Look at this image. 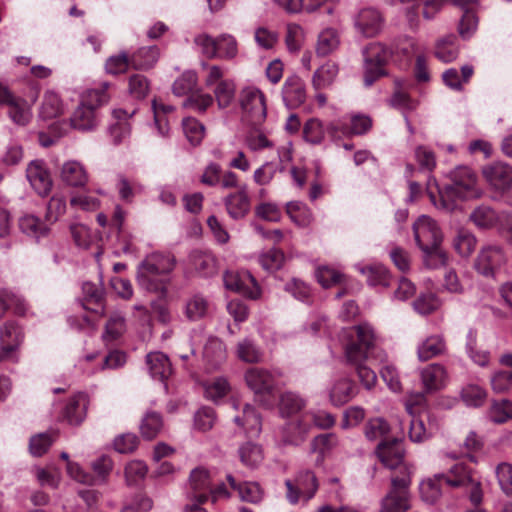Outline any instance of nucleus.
Returning a JSON list of instances; mask_svg holds the SVG:
<instances>
[{
    "label": "nucleus",
    "mask_w": 512,
    "mask_h": 512,
    "mask_svg": "<svg viewBox=\"0 0 512 512\" xmlns=\"http://www.w3.org/2000/svg\"><path fill=\"white\" fill-rule=\"evenodd\" d=\"M208 308L209 303L207 299L200 294H195L186 301L184 313L187 319L190 321H196L207 314Z\"/></svg>",
    "instance_id": "nucleus-42"
},
{
    "label": "nucleus",
    "mask_w": 512,
    "mask_h": 512,
    "mask_svg": "<svg viewBox=\"0 0 512 512\" xmlns=\"http://www.w3.org/2000/svg\"><path fill=\"white\" fill-rule=\"evenodd\" d=\"M198 84V77L194 71H186L173 83V93L176 96H184L191 93Z\"/></svg>",
    "instance_id": "nucleus-53"
},
{
    "label": "nucleus",
    "mask_w": 512,
    "mask_h": 512,
    "mask_svg": "<svg viewBox=\"0 0 512 512\" xmlns=\"http://www.w3.org/2000/svg\"><path fill=\"white\" fill-rule=\"evenodd\" d=\"M284 260L285 257L283 252L276 248L270 249L269 251L263 253L259 258L261 266L270 272L281 268Z\"/></svg>",
    "instance_id": "nucleus-60"
},
{
    "label": "nucleus",
    "mask_w": 512,
    "mask_h": 512,
    "mask_svg": "<svg viewBox=\"0 0 512 512\" xmlns=\"http://www.w3.org/2000/svg\"><path fill=\"white\" fill-rule=\"evenodd\" d=\"M363 55L364 84L369 87L385 74L384 66L390 58V51L383 44L375 42L365 48Z\"/></svg>",
    "instance_id": "nucleus-9"
},
{
    "label": "nucleus",
    "mask_w": 512,
    "mask_h": 512,
    "mask_svg": "<svg viewBox=\"0 0 512 512\" xmlns=\"http://www.w3.org/2000/svg\"><path fill=\"white\" fill-rule=\"evenodd\" d=\"M88 407L87 396L83 393H78L72 396L63 410L62 416L70 425H79L86 418Z\"/></svg>",
    "instance_id": "nucleus-27"
},
{
    "label": "nucleus",
    "mask_w": 512,
    "mask_h": 512,
    "mask_svg": "<svg viewBox=\"0 0 512 512\" xmlns=\"http://www.w3.org/2000/svg\"><path fill=\"white\" fill-rule=\"evenodd\" d=\"M233 420L252 436L258 435L261 431V418L249 404L243 406L242 416L236 415Z\"/></svg>",
    "instance_id": "nucleus-35"
},
{
    "label": "nucleus",
    "mask_w": 512,
    "mask_h": 512,
    "mask_svg": "<svg viewBox=\"0 0 512 512\" xmlns=\"http://www.w3.org/2000/svg\"><path fill=\"white\" fill-rule=\"evenodd\" d=\"M339 44L338 32L333 28L324 29L318 36L316 52L319 56H327L335 51Z\"/></svg>",
    "instance_id": "nucleus-43"
},
{
    "label": "nucleus",
    "mask_w": 512,
    "mask_h": 512,
    "mask_svg": "<svg viewBox=\"0 0 512 512\" xmlns=\"http://www.w3.org/2000/svg\"><path fill=\"white\" fill-rule=\"evenodd\" d=\"M338 74V64L332 61H327L314 72L312 77V86L316 90L327 88L334 83Z\"/></svg>",
    "instance_id": "nucleus-32"
},
{
    "label": "nucleus",
    "mask_w": 512,
    "mask_h": 512,
    "mask_svg": "<svg viewBox=\"0 0 512 512\" xmlns=\"http://www.w3.org/2000/svg\"><path fill=\"white\" fill-rule=\"evenodd\" d=\"M135 114V110L128 112L123 109H114L112 111L113 118L116 120L115 124L109 127V134L115 145L124 143L131 134V126L128 120Z\"/></svg>",
    "instance_id": "nucleus-22"
},
{
    "label": "nucleus",
    "mask_w": 512,
    "mask_h": 512,
    "mask_svg": "<svg viewBox=\"0 0 512 512\" xmlns=\"http://www.w3.org/2000/svg\"><path fill=\"white\" fill-rule=\"evenodd\" d=\"M356 31L366 38L377 36L383 29L384 18L380 11L372 7L361 8L353 17Z\"/></svg>",
    "instance_id": "nucleus-15"
},
{
    "label": "nucleus",
    "mask_w": 512,
    "mask_h": 512,
    "mask_svg": "<svg viewBox=\"0 0 512 512\" xmlns=\"http://www.w3.org/2000/svg\"><path fill=\"white\" fill-rule=\"evenodd\" d=\"M21 341L22 332L15 322L9 321L0 327V344L5 354L13 351Z\"/></svg>",
    "instance_id": "nucleus-33"
},
{
    "label": "nucleus",
    "mask_w": 512,
    "mask_h": 512,
    "mask_svg": "<svg viewBox=\"0 0 512 512\" xmlns=\"http://www.w3.org/2000/svg\"><path fill=\"white\" fill-rule=\"evenodd\" d=\"M490 418L495 423H504L512 419V402L507 399L494 401L490 408Z\"/></svg>",
    "instance_id": "nucleus-59"
},
{
    "label": "nucleus",
    "mask_w": 512,
    "mask_h": 512,
    "mask_svg": "<svg viewBox=\"0 0 512 512\" xmlns=\"http://www.w3.org/2000/svg\"><path fill=\"white\" fill-rule=\"evenodd\" d=\"M306 401L298 394L287 391L281 394L279 400V411L283 416H290L301 411Z\"/></svg>",
    "instance_id": "nucleus-45"
},
{
    "label": "nucleus",
    "mask_w": 512,
    "mask_h": 512,
    "mask_svg": "<svg viewBox=\"0 0 512 512\" xmlns=\"http://www.w3.org/2000/svg\"><path fill=\"white\" fill-rule=\"evenodd\" d=\"M239 457L245 466L253 469L262 462L263 451L259 445L247 442L240 446Z\"/></svg>",
    "instance_id": "nucleus-50"
},
{
    "label": "nucleus",
    "mask_w": 512,
    "mask_h": 512,
    "mask_svg": "<svg viewBox=\"0 0 512 512\" xmlns=\"http://www.w3.org/2000/svg\"><path fill=\"white\" fill-rule=\"evenodd\" d=\"M410 482V472L406 468H403L402 476H392V488L383 498L380 512H407Z\"/></svg>",
    "instance_id": "nucleus-7"
},
{
    "label": "nucleus",
    "mask_w": 512,
    "mask_h": 512,
    "mask_svg": "<svg viewBox=\"0 0 512 512\" xmlns=\"http://www.w3.org/2000/svg\"><path fill=\"white\" fill-rule=\"evenodd\" d=\"M417 245L424 253V263L429 268H437L447 261L446 253L440 248L442 233L437 223L429 216H420L413 225Z\"/></svg>",
    "instance_id": "nucleus-2"
},
{
    "label": "nucleus",
    "mask_w": 512,
    "mask_h": 512,
    "mask_svg": "<svg viewBox=\"0 0 512 512\" xmlns=\"http://www.w3.org/2000/svg\"><path fill=\"white\" fill-rule=\"evenodd\" d=\"M237 357L246 363H257L262 359V352L259 347L249 338L238 342L236 346Z\"/></svg>",
    "instance_id": "nucleus-47"
},
{
    "label": "nucleus",
    "mask_w": 512,
    "mask_h": 512,
    "mask_svg": "<svg viewBox=\"0 0 512 512\" xmlns=\"http://www.w3.org/2000/svg\"><path fill=\"white\" fill-rule=\"evenodd\" d=\"M190 262L202 276H211L216 272V261L210 253L194 251L190 255Z\"/></svg>",
    "instance_id": "nucleus-41"
},
{
    "label": "nucleus",
    "mask_w": 512,
    "mask_h": 512,
    "mask_svg": "<svg viewBox=\"0 0 512 512\" xmlns=\"http://www.w3.org/2000/svg\"><path fill=\"white\" fill-rule=\"evenodd\" d=\"M469 219L479 229H488L496 224L498 217L490 206L479 205L471 212Z\"/></svg>",
    "instance_id": "nucleus-44"
},
{
    "label": "nucleus",
    "mask_w": 512,
    "mask_h": 512,
    "mask_svg": "<svg viewBox=\"0 0 512 512\" xmlns=\"http://www.w3.org/2000/svg\"><path fill=\"white\" fill-rule=\"evenodd\" d=\"M356 394L354 383L348 378L335 379L328 388L329 401L340 407L348 403Z\"/></svg>",
    "instance_id": "nucleus-24"
},
{
    "label": "nucleus",
    "mask_w": 512,
    "mask_h": 512,
    "mask_svg": "<svg viewBox=\"0 0 512 512\" xmlns=\"http://www.w3.org/2000/svg\"><path fill=\"white\" fill-rule=\"evenodd\" d=\"M360 272L366 276L367 281L371 286H388L390 283L389 271L383 265H370L361 268Z\"/></svg>",
    "instance_id": "nucleus-51"
},
{
    "label": "nucleus",
    "mask_w": 512,
    "mask_h": 512,
    "mask_svg": "<svg viewBox=\"0 0 512 512\" xmlns=\"http://www.w3.org/2000/svg\"><path fill=\"white\" fill-rule=\"evenodd\" d=\"M183 131L192 145H198L201 143L205 128L202 123L193 117H187L182 121Z\"/></svg>",
    "instance_id": "nucleus-54"
},
{
    "label": "nucleus",
    "mask_w": 512,
    "mask_h": 512,
    "mask_svg": "<svg viewBox=\"0 0 512 512\" xmlns=\"http://www.w3.org/2000/svg\"><path fill=\"white\" fill-rule=\"evenodd\" d=\"M148 468L143 461L134 460L125 467V478L128 485H134L144 479Z\"/></svg>",
    "instance_id": "nucleus-62"
},
{
    "label": "nucleus",
    "mask_w": 512,
    "mask_h": 512,
    "mask_svg": "<svg viewBox=\"0 0 512 512\" xmlns=\"http://www.w3.org/2000/svg\"><path fill=\"white\" fill-rule=\"evenodd\" d=\"M450 184L438 189L439 199L430 190L432 184L437 186L436 179H428V195L433 205L441 210L451 212L457 207L459 200L478 199L483 190L478 184L476 173L467 166H458L449 173Z\"/></svg>",
    "instance_id": "nucleus-1"
},
{
    "label": "nucleus",
    "mask_w": 512,
    "mask_h": 512,
    "mask_svg": "<svg viewBox=\"0 0 512 512\" xmlns=\"http://www.w3.org/2000/svg\"><path fill=\"white\" fill-rule=\"evenodd\" d=\"M226 360V347L216 338L210 337L203 349V361L207 371L219 369Z\"/></svg>",
    "instance_id": "nucleus-20"
},
{
    "label": "nucleus",
    "mask_w": 512,
    "mask_h": 512,
    "mask_svg": "<svg viewBox=\"0 0 512 512\" xmlns=\"http://www.w3.org/2000/svg\"><path fill=\"white\" fill-rule=\"evenodd\" d=\"M108 87V83H103L101 86L89 89L83 94L80 104L70 118L73 128L80 131H90L98 125L97 109L108 102Z\"/></svg>",
    "instance_id": "nucleus-4"
},
{
    "label": "nucleus",
    "mask_w": 512,
    "mask_h": 512,
    "mask_svg": "<svg viewBox=\"0 0 512 512\" xmlns=\"http://www.w3.org/2000/svg\"><path fill=\"white\" fill-rule=\"evenodd\" d=\"M146 364L150 375L154 379L164 381L171 374V364L169 359L162 352H152L147 354Z\"/></svg>",
    "instance_id": "nucleus-31"
},
{
    "label": "nucleus",
    "mask_w": 512,
    "mask_h": 512,
    "mask_svg": "<svg viewBox=\"0 0 512 512\" xmlns=\"http://www.w3.org/2000/svg\"><path fill=\"white\" fill-rule=\"evenodd\" d=\"M175 266L173 256L169 254L152 253L148 255L138 266L137 282L143 289L165 294L166 281L158 279V276L169 274Z\"/></svg>",
    "instance_id": "nucleus-3"
},
{
    "label": "nucleus",
    "mask_w": 512,
    "mask_h": 512,
    "mask_svg": "<svg viewBox=\"0 0 512 512\" xmlns=\"http://www.w3.org/2000/svg\"><path fill=\"white\" fill-rule=\"evenodd\" d=\"M227 289L235 291L251 299L260 297L261 290L255 278L248 271H228L223 277Z\"/></svg>",
    "instance_id": "nucleus-16"
},
{
    "label": "nucleus",
    "mask_w": 512,
    "mask_h": 512,
    "mask_svg": "<svg viewBox=\"0 0 512 512\" xmlns=\"http://www.w3.org/2000/svg\"><path fill=\"white\" fill-rule=\"evenodd\" d=\"M390 431L391 427L388 424V422L381 417H376L370 419L366 423L364 434L366 438L370 441L379 440L380 442H382L388 441L392 438L389 436Z\"/></svg>",
    "instance_id": "nucleus-36"
},
{
    "label": "nucleus",
    "mask_w": 512,
    "mask_h": 512,
    "mask_svg": "<svg viewBox=\"0 0 512 512\" xmlns=\"http://www.w3.org/2000/svg\"><path fill=\"white\" fill-rule=\"evenodd\" d=\"M159 59V49L156 46L140 48L131 56V65L138 70L152 68Z\"/></svg>",
    "instance_id": "nucleus-38"
},
{
    "label": "nucleus",
    "mask_w": 512,
    "mask_h": 512,
    "mask_svg": "<svg viewBox=\"0 0 512 512\" xmlns=\"http://www.w3.org/2000/svg\"><path fill=\"white\" fill-rule=\"evenodd\" d=\"M283 101L289 109L301 106L306 99L305 84L297 75L289 76L282 88Z\"/></svg>",
    "instance_id": "nucleus-19"
},
{
    "label": "nucleus",
    "mask_w": 512,
    "mask_h": 512,
    "mask_svg": "<svg viewBox=\"0 0 512 512\" xmlns=\"http://www.w3.org/2000/svg\"><path fill=\"white\" fill-rule=\"evenodd\" d=\"M4 104L9 106L8 114L15 124L24 126L31 120V108L25 100L16 99L11 94V101Z\"/></svg>",
    "instance_id": "nucleus-37"
},
{
    "label": "nucleus",
    "mask_w": 512,
    "mask_h": 512,
    "mask_svg": "<svg viewBox=\"0 0 512 512\" xmlns=\"http://www.w3.org/2000/svg\"><path fill=\"white\" fill-rule=\"evenodd\" d=\"M285 485L287 487V499L292 504H296L301 497L306 501L310 500L318 489L317 479L311 471L299 473L295 483L286 480Z\"/></svg>",
    "instance_id": "nucleus-14"
},
{
    "label": "nucleus",
    "mask_w": 512,
    "mask_h": 512,
    "mask_svg": "<svg viewBox=\"0 0 512 512\" xmlns=\"http://www.w3.org/2000/svg\"><path fill=\"white\" fill-rule=\"evenodd\" d=\"M309 428L302 419L290 421L279 429L277 436L284 445H299L305 440Z\"/></svg>",
    "instance_id": "nucleus-25"
},
{
    "label": "nucleus",
    "mask_w": 512,
    "mask_h": 512,
    "mask_svg": "<svg viewBox=\"0 0 512 512\" xmlns=\"http://www.w3.org/2000/svg\"><path fill=\"white\" fill-rule=\"evenodd\" d=\"M506 261V255L501 246L486 245L481 248L475 258L474 268L484 277H494Z\"/></svg>",
    "instance_id": "nucleus-11"
},
{
    "label": "nucleus",
    "mask_w": 512,
    "mask_h": 512,
    "mask_svg": "<svg viewBox=\"0 0 512 512\" xmlns=\"http://www.w3.org/2000/svg\"><path fill=\"white\" fill-rule=\"evenodd\" d=\"M217 57L225 60L234 59L238 54V43L234 36L222 34L218 37Z\"/></svg>",
    "instance_id": "nucleus-56"
},
{
    "label": "nucleus",
    "mask_w": 512,
    "mask_h": 512,
    "mask_svg": "<svg viewBox=\"0 0 512 512\" xmlns=\"http://www.w3.org/2000/svg\"><path fill=\"white\" fill-rule=\"evenodd\" d=\"M26 178L35 192L42 197L47 196L53 187L50 170L43 160L36 159L28 163Z\"/></svg>",
    "instance_id": "nucleus-17"
},
{
    "label": "nucleus",
    "mask_w": 512,
    "mask_h": 512,
    "mask_svg": "<svg viewBox=\"0 0 512 512\" xmlns=\"http://www.w3.org/2000/svg\"><path fill=\"white\" fill-rule=\"evenodd\" d=\"M62 111L63 105L59 95L53 91H47L43 96L40 116L43 119H52L59 116Z\"/></svg>",
    "instance_id": "nucleus-46"
},
{
    "label": "nucleus",
    "mask_w": 512,
    "mask_h": 512,
    "mask_svg": "<svg viewBox=\"0 0 512 512\" xmlns=\"http://www.w3.org/2000/svg\"><path fill=\"white\" fill-rule=\"evenodd\" d=\"M421 382L426 393L436 392L443 389L448 383V372L439 363H432L420 371Z\"/></svg>",
    "instance_id": "nucleus-18"
},
{
    "label": "nucleus",
    "mask_w": 512,
    "mask_h": 512,
    "mask_svg": "<svg viewBox=\"0 0 512 512\" xmlns=\"http://www.w3.org/2000/svg\"><path fill=\"white\" fill-rule=\"evenodd\" d=\"M441 306L439 298L431 292L422 293L413 302V307L416 312L421 315H428L436 311Z\"/></svg>",
    "instance_id": "nucleus-55"
},
{
    "label": "nucleus",
    "mask_w": 512,
    "mask_h": 512,
    "mask_svg": "<svg viewBox=\"0 0 512 512\" xmlns=\"http://www.w3.org/2000/svg\"><path fill=\"white\" fill-rule=\"evenodd\" d=\"M453 477H446V483L452 487L469 486V498L474 505L482 502V489L478 480L474 479L472 472L464 464L457 463L450 469Z\"/></svg>",
    "instance_id": "nucleus-13"
},
{
    "label": "nucleus",
    "mask_w": 512,
    "mask_h": 512,
    "mask_svg": "<svg viewBox=\"0 0 512 512\" xmlns=\"http://www.w3.org/2000/svg\"><path fill=\"white\" fill-rule=\"evenodd\" d=\"M212 480L209 472L203 468H196L190 474V489L192 498L198 502L208 499V491L211 490Z\"/></svg>",
    "instance_id": "nucleus-29"
},
{
    "label": "nucleus",
    "mask_w": 512,
    "mask_h": 512,
    "mask_svg": "<svg viewBox=\"0 0 512 512\" xmlns=\"http://www.w3.org/2000/svg\"><path fill=\"white\" fill-rule=\"evenodd\" d=\"M238 493L241 500L250 503H259L263 498V491L258 483L244 482L239 484Z\"/></svg>",
    "instance_id": "nucleus-61"
},
{
    "label": "nucleus",
    "mask_w": 512,
    "mask_h": 512,
    "mask_svg": "<svg viewBox=\"0 0 512 512\" xmlns=\"http://www.w3.org/2000/svg\"><path fill=\"white\" fill-rule=\"evenodd\" d=\"M245 381L255 394H269L274 388V377L260 368H251L245 373Z\"/></svg>",
    "instance_id": "nucleus-26"
},
{
    "label": "nucleus",
    "mask_w": 512,
    "mask_h": 512,
    "mask_svg": "<svg viewBox=\"0 0 512 512\" xmlns=\"http://www.w3.org/2000/svg\"><path fill=\"white\" fill-rule=\"evenodd\" d=\"M242 121L251 127L262 125L267 116L266 98L256 87H246L240 94Z\"/></svg>",
    "instance_id": "nucleus-6"
},
{
    "label": "nucleus",
    "mask_w": 512,
    "mask_h": 512,
    "mask_svg": "<svg viewBox=\"0 0 512 512\" xmlns=\"http://www.w3.org/2000/svg\"><path fill=\"white\" fill-rule=\"evenodd\" d=\"M460 396L466 406L480 407L486 401L487 392L477 384H468L462 388Z\"/></svg>",
    "instance_id": "nucleus-49"
},
{
    "label": "nucleus",
    "mask_w": 512,
    "mask_h": 512,
    "mask_svg": "<svg viewBox=\"0 0 512 512\" xmlns=\"http://www.w3.org/2000/svg\"><path fill=\"white\" fill-rule=\"evenodd\" d=\"M456 40L455 35H448L439 39L435 46V56L445 63L454 61L459 54Z\"/></svg>",
    "instance_id": "nucleus-40"
},
{
    "label": "nucleus",
    "mask_w": 512,
    "mask_h": 512,
    "mask_svg": "<svg viewBox=\"0 0 512 512\" xmlns=\"http://www.w3.org/2000/svg\"><path fill=\"white\" fill-rule=\"evenodd\" d=\"M252 128L245 137V144L251 151L257 152L273 147V142L268 139L264 132L258 130L257 127Z\"/></svg>",
    "instance_id": "nucleus-58"
},
{
    "label": "nucleus",
    "mask_w": 512,
    "mask_h": 512,
    "mask_svg": "<svg viewBox=\"0 0 512 512\" xmlns=\"http://www.w3.org/2000/svg\"><path fill=\"white\" fill-rule=\"evenodd\" d=\"M205 85L212 88L213 98L219 109H225L232 105L236 96V84L233 79L224 78L225 70L218 65H206Z\"/></svg>",
    "instance_id": "nucleus-5"
},
{
    "label": "nucleus",
    "mask_w": 512,
    "mask_h": 512,
    "mask_svg": "<svg viewBox=\"0 0 512 512\" xmlns=\"http://www.w3.org/2000/svg\"><path fill=\"white\" fill-rule=\"evenodd\" d=\"M414 157L421 171L430 173L435 169L437 164L435 153L427 146H417Z\"/></svg>",
    "instance_id": "nucleus-57"
},
{
    "label": "nucleus",
    "mask_w": 512,
    "mask_h": 512,
    "mask_svg": "<svg viewBox=\"0 0 512 512\" xmlns=\"http://www.w3.org/2000/svg\"><path fill=\"white\" fill-rule=\"evenodd\" d=\"M224 204L231 218L235 220L244 218L250 210V199L246 185L239 187L237 192L226 196Z\"/></svg>",
    "instance_id": "nucleus-21"
},
{
    "label": "nucleus",
    "mask_w": 512,
    "mask_h": 512,
    "mask_svg": "<svg viewBox=\"0 0 512 512\" xmlns=\"http://www.w3.org/2000/svg\"><path fill=\"white\" fill-rule=\"evenodd\" d=\"M482 176L490 190L504 194L512 189V166L495 161L482 167Z\"/></svg>",
    "instance_id": "nucleus-10"
},
{
    "label": "nucleus",
    "mask_w": 512,
    "mask_h": 512,
    "mask_svg": "<svg viewBox=\"0 0 512 512\" xmlns=\"http://www.w3.org/2000/svg\"><path fill=\"white\" fill-rule=\"evenodd\" d=\"M163 427V420L156 412H147L140 424L141 435L147 439H154Z\"/></svg>",
    "instance_id": "nucleus-48"
},
{
    "label": "nucleus",
    "mask_w": 512,
    "mask_h": 512,
    "mask_svg": "<svg viewBox=\"0 0 512 512\" xmlns=\"http://www.w3.org/2000/svg\"><path fill=\"white\" fill-rule=\"evenodd\" d=\"M496 475L502 491L512 497V465L501 463L496 469Z\"/></svg>",
    "instance_id": "nucleus-64"
},
{
    "label": "nucleus",
    "mask_w": 512,
    "mask_h": 512,
    "mask_svg": "<svg viewBox=\"0 0 512 512\" xmlns=\"http://www.w3.org/2000/svg\"><path fill=\"white\" fill-rule=\"evenodd\" d=\"M376 453L383 465L389 469H398L399 474L402 476L403 468L408 467L404 464V448L402 442L396 437H392L388 441L379 442Z\"/></svg>",
    "instance_id": "nucleus-12"
},
{
    "label": "nucleus",
    "mask_w": 512,
    "mask_h": 512,
    "mask_svg": "<svg viewBox=\"0 0 512 512\" xmlns=\"http://www.w3.org/2000/svg\"><path fill=\"white\" fill-rule=\"evenodd\" d=\"M477 239L467 230L458 231L453 240V247L462 257H469L476 248Z\"/></svg>",
    "instance_id": "nucleus-52"
},
{
    "label": "nucleus",
    "mask_w": 512,
    "mask_h": 512,
    "mask_svg": "<svg viewBox=\"0 0 512 512\" xmlns=\"http://www.w3.org/2000/svg\"><path fill=\"white\" fill-rule=\"evenodd\" d=\"M20 230L27 236L39 239L48 234V226L34 215H24L19 219Z\"/></svg>",
    "instance_id": "nucleus-39"
},
{
    "label": "nucleus",
    "mask_w": 512,
    "mask_h": 512,
    "mask_svg": "<svg viewBox=\"0 0 512 512\" xmlns=\"http://www.w3.org/2000/svg\"><path fill=\"white\" fill-rule=\"evenodd\" d=\"M304 41V31L298 24L291 23L287 25L285 42L290 52L298 51Z\"/></svg>",
    "instance_id": "nucleus-63"
},
{
    "label": "nucleus",
    "mask_w": 512,
    "mask_h": 512,
    "mask_svg": "<svg viewBox=\"0 0 512 512\" xmlns=\"http://www.w3.org/2000/svg\"><path fill=\"white\" fill-rule=\"evenodd\" d=\"M357 341L350 342L345 349L347 361L354 365L363 364L368 358L369 352L374 348L376 335L371 325L359 324L355 327Z\"/></svg>",
    "instance_id": "nucleus-8"
},
{
    "label": "nucleus",
    "mask_w": 512,
    "mask_h": 512,
    "mask_svg": "<svg viewBox=\"0 0 512 512\" xmlns=\"http://www.w3.org/2000/svg\"><path fill=\"white\" fill-rule=\"evenodd\" d=\"M447 350L446 341L441 334L430 335L425 338L417 347V357L420 361H428L432 358L445 354Z\"/></svg>",
    "instance_id": "nucleus-28"
},
{
    "label": "nucleus",
    "mask_w": 512,
    "mask_h": 512,
    "mask_svg": "<svg viewBox=\"0 0 512 512\" xmlns=\"http://www.w3.org/2000/svg\"><path fill=\"white\" fill-rule=\"evenodd\" d=\"M60 178L66 185L72 187H83L89 180L86 168L76 160H69L62 164Z\"/></svg>",
    "instance_id": "nucleus-23"
},
{
    "label": "nucleus",
    "mask_w": 512,
    "mask_h": 512,
    "mask_svg": "<svg viewBox=\"0 0 512 512\" xmlns=\"http://www.w3.org/2000/svg\"><path fill=\"white\" fill-rule=\"evenodd\" d=\"M175 108L172 105L164 104L163 102L154 99L152 101V111L154 116V127L157 134L162 138L169 137L170 133V116L173 114Z\"/></svg>",
    "instance_id": "nucleus-30"
},
{
    "label": "nucleus",
    "mask_w": 512,
    "mask_h": 512,
    "mask_svg": "<svg viewBox=\"0 0 512 512\" xmlns=\"http://www.w3.org/2000/svg\"><path fill=\"white\" fill-rule=\"evenodd\" d=\"M446 477H453L449 474H438L432 479H427L420 484L421 499L428 504H435L442 495L441 482H446Z\"/></svg>",
    "instance_id": "nucleus-34"
}]
</instances>
